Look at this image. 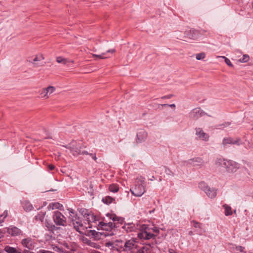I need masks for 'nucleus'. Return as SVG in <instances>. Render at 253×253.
I'll return each mask as SVG.
<instances>
[{"label": "nucleus", "mask_w": 253, "mask_h": 253, "mask_svg": "<svg viewBox=\"0 0 253 253\" xmlns=\"http://www.w3.org/2000/svg\"><path fill=\"white\" fill-rule=\"evenodd\" d=\"M106 246L116 249L119 252L127 253H134L138 247V244L136 238H131L125 241L116 240L114 243L107 242Z\"/></svg>", "instance_id": "f257e3e1"}, {"label": "nucleus", "mask_w": 253, "mask_h": 253, "mask_svg": "<svg viewBox=\"0 0 253 253\" xmlns=\"http://www.w3.org/2000/svg\"><path fill=\"white\" fill-rule=\"evenodd\" d=\"M106 216L108 219L112 220L113 222H108L105 218L103 219L102 221L100 222L99 226L103 230L112 232L113 230H115V228L118 227V223L123 224L124 221V218L117 216L115 214L107 213Z\"/></svg>", "instance_id": "f03ea898"}, {"label": "nucleus", "mask_w": 253, "mask_h": 253, "mask_svg": "<svg viewBox=\"0 0 253 253\" xmlns=\"http://www.w3.org/2000/svg\"><path fill=\"white\" fill-rule=\"evenodd\" d=\"M145 178L140 176L136 180V184L134 187L130 189V191L135 196L140 197L145 192Z\"/></svg>", "instance_id": "7ed1b4c3"}, {"label": "nucleus", "mask_w": 253, "mask_h": 253, "mask_svg": "<svg viewBox=\"0 0 253 253\" xmlns=\"http://www.w3.org/2000/svg\"><path fill=\"white\" fill-rule=\"evenodd\" d=\"M137 237L141 240H150L151 239H155L156 234L151 232L150 227L146 226L143 228L142 230L138 233Z\"/></svg>", "instance_id": "20e7f679"}, {"label": "nucleus", "mask_w": 253, "mask_h": 253, "mask_svg": "<svg viewBox=\"0 0 253 253\" xmlns=\"http://www.w3.org/2000/svg\"><path fill=\"white\" fill-rule=\"evenodd\" d=\"M52 218L56 225L63 226L66 225V218L61 212L58 211H54Z\"/></svg>", "instance_id": "39448f33"}, {"label": "nucleus", "mask_w": 253, "mask_h": 253, "mask_svg": "<svg viewBox=\"0 0 253 253\" xmlns=\"http://www.w3.org/2000/svg\"><path fill=\"white\" fill-rule=\"evenodd\" d=\"M70 225H73L76 230L80 233H82V230L87 228V227H84L81 218L77 215L74 216L71 219Z\"/></svg>", "instance_id": "423d86ee"}, {"label": "nucleus", "mask_w": 253, "mask_h": 253, "mask_svg": "<svg viewBox=\"0 0 253 253\" xmlns=\"http://www.w3.org/2000/svg\"><path fill=\"white\" fill-rule=\"evenodd\" d=\"M223 167L225 168L227 172L234 173L239 168V165L232 160L224 162Z\"/></svg>", "instance_id": "0eeeda50"}, {"label": "nucleus", "mask_w": 253, "mask_h": 253, "mask_svg": "<svg viewBox=\"0 0 253 253\" xmlns=\"http://www.w3.org/2000/svg\"><path fill=\"white\" fill-rule=\"evenodd\" d=\"M62 146L70 149L72 154L76 156L81 153V145L79 143H77L76 141H73L68 145H63Z\"/></svg>", "instance_id": "6e6552de"}, {"label": "nucleus", "mask_w": 253, "mask_h": 253, "mask_svg": "<svg viewBox=\"0 0 253 253\" xmlns=\"http://www.w3.org/2000/svg\"><path fill=\"white\" fill-rule=\"evenodd\" d=\"M207 113L205 112L200 108H195L192 109L189 114L190 119L196 120L200 117L206 115Z\"/></svg>", "instance_id": "1a4fd4ad"}, {"label": "nucleus", "mask_w": 253, "mask_h": 253, "mask_svg": "<svg viewBox=\"0 0 253 253\" xmlns=\"http://www.w3.org/2000/svg\"><path fill=\"white\" fill-rule=\"evenodd\" d=\"M147 136V132L143 129H140L137 133L136 141L137 143H142L146 140Z\"/></svg>", "instance_id": "9d476101"}, {"label": "nucleus", "mask_w": 253, "mask_h": 253, "mask_svg": "<svg viewBox=\"0 0 253 253\" xmlns=\"http://www.w3.org/2000/svg\"><path fill=\"white\" fill-rule=\"evenodd\" d=\"M22 245L27 248L29 250H32L35 248V242L34 240L31 238H27L23 239L21 241Z\"/></svg>", "instance_id": "9b49d317"}, {"label": "nucleus", "mask_w": 253, "mask_h": 253, "mask_svg": "<svg viewBox=\"0 0 253 253\" xmlns=\"http://www.w3.org/2000/svg\"><path fill=\"white\" fill-rule=\"evenodd\" d=\"M122 228L126 233H128L136 231L137 229V226L131 222L125 223Z\"/></svg>", "instance_id": "f8f14e48"}, {"label": "nucleus", "mask_w": 253, "mask_h": 253, "mask_svg": "<svg viewBox=\"0 0 253 253\" xmlns=\"http://www.w3.org/2000/svg\"><path fill=\"white\" fill-rule=\"evenodd\" d=\"M184 34L185 38L194 40L197 38L198 33L197 31L194 29H190L186 30Z\"/></svg>", "instance_id": "ddd939ff"}, {"label": "nucleus", "mask_w": 253, "mask_h": 253, "mask_svg": "<svg viewBox=\"0 0 253 253\" xmlns=\"http://www.w3.org/2000/svg\"><path fill=\"white\" fill-rule=\"evenodd\" d=\"M196 134L198 136L199 138L204 141H208L209 136L208 134L204 132L203 130L200 127L196 128Z\"/></svg>", "instance_id": "4468645a"}, {"label": "nucleus", "mask_w": 253, "mask_h": 253, "mask_svg": "<svg viewBox=\"0 0 253 253\" xmlns=\"http://www.w3.org/2000/svg\"><path fill=\"white\" fill-rule=\"evenodd\" d=\"M7 232L12 236H19L22 233L20 229L15 226H10L7 228Z\"/></svg>", "instance_id": "2eb2a0df"}, {"label": "nucleus", "mask_w": 253, "mask_h": 253, "mask_svg": "<svg viewBox=\"0 0 253 253\" xmlns=\"http://www.w3.org/2000/svg\"><path fill=\"white\" fill-rule=\"evenodd\" d=\"M240 140L239 139L234 140L231 137L224 138L222 141V145H226L227 144H237L239 145L240 143L239 142Z\"/></svg>", "instance_id": "dca6fc26"}, {"label": "nucleus", "mask_w": 253, "mask_h": 253, "mask_svg": "<svg viewBox=\"0 0 253 253\" xmlns=\"http://www.w3.org/2000/svg\"><path fill=\"white\" fill-rule=\"evenodd\" d=\"M207 195L210 198L212 199L214 198L216 195V190L214 188H209L208 190L205 191V192Z\"/></svg>", "instance_id": "f3484780"}, {"label": "nucleus", "mask_w": 253, "mask_h": 253, "mask_svg": "<svg viewBox=\"0 0 253 253\" xmlns=\"http://www.w3.org/2000/svg\"><path fill=\"white\" fill-rule=\"evenodd\" d=\"M45 226L46 227V229L48 231L52 233H53L54 231L58 229V228L56 227L55 225L52 223L48 222L47 221L45 222Z\"/></svg>", "instance_id": "a211bd4d"}, {"label": "nucleus", "mask_w": 253, "mask_h": 253, "mask_svg": "<svg viewBox=\"0 0 253 253\" xmlns=\"http://www.w3.org/2000/svg\"><path fill=\"white\" fill-rule=\"evenodd\" d=\"M189 163L194 166L201 165L204 163L203 160L200 158H195L189 160Z\"/></svg>", "instance_id": "6ab92c4d"}, {"label": "nucleus", "mask_w": 253, "mask_h": 253, "mask_svg": "<svg viewBox=\"0 0 253 253\" xmlns=\"http://www.w3.org/2000/svg\"><path fill=\"white\" fill-rule=\"evenodd\" d=\"M4 250L7 253H21V252L17 251L15 248L6 246L4 247Z\"/></svg>", "instance_id": "aec40b11"}, {"label": "nucleus", "mask_w": 253, "mask_h": 253, "mask_svg": "<svg viewBox=\"0 0 253 253\" xmlns=\"http://www.w3.org/2000/svg\"><path fill=\"white\" fill-rule=\"evenodd\" d=\"M44 59V57L42 55H41L39 57L36 56L34 59H33V61L31 62V63L34 65H35L36 66L38 67L42 66V65L40 63H37V62L38 61H41V60H43Z\"/></svg>", "instance_id": "412c9836"}, {"label": "nucleus", "mask_w": 253, "mask_h": 253, "mask_svg": "<svg viewBox=\"0 0 253 253\" xmlns=\"http://www.w3.org/2000/svg\"><path fill=\"white\" fill-rule=\"evenodd\" d=\"M23 207L24 210L27 211H31L33 209L32 205L30 202L26 201L23 203Z\"/></svg>", "instance_id": "4be33fe9"}, {"label": "nucleus", "mask_w": 253, "mask_h": 253, "mask_svg": "<svg viewBox=\"0 0 253 253\" xmlns=\"http://www.w3.org/2000/svg\"><path fill=\"white\" fill-rule=\"evenodd\" d=\"M45 215V211H40L38 215L35 216V219L37 221H40L42 222L44 218V216Z\"/></svg>", "instance_id": "5701e85b"}, {"label": "nucleus", "mask_w": 253, "mask_h": 253, "mask_svg": "<svg viewBox=\"0 0 253 253\" xmlns=\"http://www.w3.org/2000/svg\"><path fill=\"white\" fill-rule=\"evenodd\" d=\"M119 187L117 184H112L109 185V190L110 192L116 193L119 191Z\"/></svg>", "instance_id": "b1692460"}, {"label": "nucleus", "mask_w": 253, "mask_h": 253, "mask_svg": "<svg viewBox=\"0 0 253 253\" xmlns=\"http://www.w3.org/2000/svg\"><path fill=\"white\" fill-rule=\"evenodd\" d=\"M223 207L225 209L224 213L226 216H229L232 214L231 208L230 206L227 205H224Z\"/></svg>", "instance_id": "393cba45"}, {"label": "nucleus", "mask_w": 253, "mask_h": 253, "mask_svg": "<svg viewBox=\"0 0 253 253\" xmlns=\"http://www.w3.org/2000/svg\"><path fill=\"white\" fill-rule=\"evenodd\" d=\"M115 199L113 198L110 196H106L102 198V202L106 204H110Z\"/></svg>", "instance_id": "a878e982"}, {"label": "nucleus", "mask_w": 253, "mask_h": 253, "mask_svg": "<svg viewBox=\"0 0 253 253\" xmlns=\"http://www.w3.org/2000/svg\"><path fill=\"white\" fill-rule=\"evenodd\" d=\"M56 61L59 63H62L63 64H66L67 63L70 62L67 59L64 58L61 56H59L56 58Z\"/></svg>", "instance_id": "bb28decb"}, {"label": "nucleus", "mask_w": 253, "mask_h": 253, "mask_svg": "<svg viewBox=\"0 0 253 253\" xmlns=\"http://www.w3.org/2000/svg\"><path fill=\"white\" fill-rule=\"evenodd\" d=\"M199 187L203 191H204V192H205V191H206L207 190H208L210 187L207 185V184L203 182V181H202V182H200L199 183Z\"/></svg>", "instance_id": "cd10ccee"}, {"label": "nucleus", "mask_w": 253, "mask_h": 253, "mask_svg": "<svg viewBox=\"0 0 253 253\" xmlns=\"http://www.w3.org/2000/svg\"><path fill=\"white\" fill-rule=\"evenodd\" d=\"M175 37L179 40H183L185 38L184 34H182L181 32L177 31L175 33Z\"/></svg>", "instance_id": "c85d7f7f"}, {"label": "nucleus", "mask_w": 253, "mask_h": 253, "mask_svg": "<svg viewBox=\"0 0 253 253\" xmlns=\"http://www.w3.org/2000/svg\"><path fill=\"white\" fill-rule=\"evenodd\" d=\"M40 95H41L42 97L45 98H49V95L47 93V92L46 90V88H43L41 92Z\"/></svg>", "instance_id": "c756f323"}, {"label": "nucleus", "mask_w": 253, "mask_h": 253, "mask_svg": "<svg viewBox=\"0 0 253 253\" xmlns=\"http://www.w3.org/2000/svg\"><path fill=\"white\" fill-rule=\"evenodd\" d=\"M142 248L146 253H152V252L154 251V250L150 248V246H146V245H145Z\"/></svg>", "instance_id": "7c9ffc66"}, {"label": "nucleus", "mask_w": 253, "mask_h": 253, "mask_svg": "<svg viewBox=\"0 0 253 253\" xmlns=\"http://www.w3.org/2000/svg\"><path fill=\"white\" fill-rule=\"evenodd\" d=\"M249 58H250V57H249V56L248 55L244 54L243 56V57L239 59V61L240 62H242V63L247 62V61H249Z\"/></svg>", "instance_id": "2f4dec72"}, {"label": "nucleus", "mask_w": 253, "mask_h": 253, "mask_svg": "<svg viewBox=\"0 0 253 253\" xmlns=\"http://www.w3.org/2000/svg\"><path fill=\"white\" fill-rule=\"evenodd\" d=\"M46 90L47 92V93L49 95H50L52 93H53L55 90V88L52 86H49L47 88H46Z\"/></svg>", "instance_id": "473e14b6"}, {"label": "nucleus", "mask_w": 253, "mask_h": 253, "mask_svg": "<svg viewBox=\"0 0 253 253\" xmlns=\"http://www.w3.org/2000/svg\"><path fill=\"white\" fill-rule=\"evenodd\" d=\"M205 57V54L204 52H201L196 54V58L197 60H200L203 59Z\"/></svg>", "instance_id": "72a5a7b5"}, {"label": "nucleus", "mask_w": 253, "mask_h": 253, "mask_svg": "<svg viewBox=\"0 0 253 253\" xmlns=\"http://www.w3.org/2000/svg\"><path fill=\"white\" fill-rule=\"evenodd\" d=\"M165 172L169 176H173L174 173L168 168L165 167Z\"/></svg>", "instance_id": "f704fd0d"}, {"label": "nucleus", "mask_w": 253, "mask_h": 253, "mask_svg": "<svg viewBox=\"0 0 253 253\" xmlns=\"http://www.w3.org/2000/svg\"><path fill=\"white\" fill-rule=\"evenodd\" d=\"M245 248L242 246H237L236 247V251L237 253H246L244 251Z\"/></svg>", "instance_id": "c9c22d12"}, {"label": "nucleus", "mask_w": 253, "mask_h": 253, "mask_svg": "<svg viewBox=\"0 0 253 253\" xmlns=\"http://www.w3.org/2000/svg\"><path fill=\"white\" fill-rule=\"evenodd\" d=\"M228 161L227 160H224L222 158L218 159L216 161V164H218L219 165H221L223 167L224 162Z\"/></svg>", "instance_id": "e433bc0d"}, {"label": "nucleus", "mask_w": 253, "mask_h": 253, "mask_svg": "<svg viewBox=\"0 0 253 253\" xmlns=\"http://www.w3.org/2000/svg\"><path fill=\"white\" fill-rule=\"evenodd\" d=\"M100 234V233L96 232L95 230H89L88 234L89 236H92L94 237H96L97 235Z\"/></svg>", "instance_id": "4c0bfd02"}, {"label": "nucleus", "mask_w": 253, "mask_h": 253, "mask_svg": "<svg viewBox=\"0 0 253 253\" xmlns=\"http://www.w3.org/2000/svg\"><path fill=\"white\" fill-rule=\"evenodd\" d=\"M145 245L146 246H150V248L154 251H155L156 249L157 248V247L156 246L155 242H152V243H148V244H145Z\"/></svg>", "instance_id": "58836bf2"}, {"label": "nucleus", "mask_w": 253, "mask_h": 253, "mask_svg": "<svg viewBox=\"0 0 253 253\" xmlns=\"http://www.w3.org/2000/svg\"><path fill=\"white\" fill-rule=\"evenodd\" d=\"M150 229H151V232L153 233H154L155 234H156V237L158 235V234H159V229L156 227H153V228H151L150 227Z\"/></svg>", "instance_id": "ea45409f"}, {"label": "nucleus", "mask_w": 253, "mask_h": 253, "mask_svg": "<svg viewBox=\"0 0 253 253\" xmlns=\"http://www.w3.org/2000/svg\"><path fill=\"white\" fill-rule=\"evenodd\" d=\"M93 188V185L91 183H90L89 184V188H88V192L90 194V195H93L94 190Z\"/></svg>", "instance_id": "a19ab883"}, {"label": "nucleus", "mask_w": 253, "mask_h": 253, "mask_svg": "<svg viewBox=\"0 0 253 253\" xmlns=\"http://www.w3.org/2000/svg\"><path fill=\"white\" fill-rule=\"evenodd\" d=\"M105 54H106L105 53H102V54H101L100 55L93 54V56L98 57L100 59H105V58H107V57H105L104 56Z\"/></svg>", "instance_id": "79ce46f5"}, {"label": "nucleus", "mask_w": 253, "mask_h": 253, "mask_svg": "<svg viewBox=\"0 0 253 253\" xmlns=\"http://www.w3.org/2000/svg\"><path fill=\"white\" fill-rule=\"evenodd\" d=\"M158 106H159V107H158L159 108H160V107H163V106H169L171 108H175V105L174 104H170V105H169L167 104H158Z\"/></svg>", "instance_id": "37998d69"}, {"label": "nucleus", "mask_w": 253, "mask_h": 253, "mask_svg": "<svg viewBox=\"0 0 253 253\" xmlns=\"http://www.w3.org/2000/svg\"><path fill=\"white\" fill-rule=\"evenodd\" d=\"M222 57L225 59V62L227 65L231 67L233 66L232 64L231 63L230 60L229 59H228L225 56H222Z\"/></svg>", "instance_id": "c03bdc74"}, {"label": "nucleus", "mask_w": 253, "mask_h": 253, "mask_svg": "<svg viewBox=\"0 0 253 253\" xmlns=\"http://www.w3.org/2000/svg\"><path fill=\"white\" fill-rule=\"evenodd\" d=\"M85 212H86V211H85ZM84 216H88L87 218L89 221L91 220H95L94 219V216L92 214H89L88 213H86V212L84 213Z\"/></svg>", "instance_id": "a18cd8bd"}, {"label": "nucleus", "mask_w": 253, "mask_h": 253, "mask_svg": "<svg viewBox=\"0 0 253 253\" xmlns=\"http://www.w3.org/2000/svg\"><path fill=\"white\" fill-rule=\"evenodd\" d=\"M173 96V94H169L167 95H165V96H162L161 97V98L163 99H170Z\"/></svg>", "instance_id": "49530a36"}, {"label": "nucleus", "mask_w": 253, "mask_h": 253, "mask_svg": "<svg viewBox=\"0 0 253 253\" xmlns=\"http://www.w3.org/2000/svg\"><path fill=\"white\" fill-rule=\"evenodd\" d=\"M193 223H194L193 225L195 227L201 228V224L200 223L196 222V221H193Z\"/></svg>", "instance_id": "de8ad7c7"}, {"label": "nucleus", "mask_w": 253, "mask_h": 253, "mask_svg": "<svg viewBox=\"0 0 253 253\" xmlns=\"http://www.w3.org/2000/svg\"><path fill=\"white\" fill-rule=\"evenodd\" d=\"M89 155L91 157V158L95 161H96L97 160V158H96V154H92V153H90L89 154Z\"/></svg>", "instance_id": "09e8293b"}, {"label": "nucleus", "mask_w": 253, "mask_h": 253, "mask_svg": "<svg viewBox=\"0 0 253 253\" xmlns=\"http://www.w3.org/2000/svg\"><path fill=\"white\" fill-rule=\"evenodd\" d=\"M48 168L50 170H52L54 169L55 166L53 165L50 164L48 165Z\"/></svg>", "instance_id": "8fccbe9b"}, {"label": "nucleus", "mask_w": 253, "mask_h": 253, "mask_svg": "<svg viewBox=\"0 0 253 253\" xmlns=\"http://www.w3.org/2000/svg\"><path fill=\"white\" fill-rule=\"evenodd\" d=\"M54 250L55 252H59V253L62 252V249H60L59 248H58L57 247H56L54 249Z\"/></svg>", "instance_id": "3c124183"}, {"label": "nucleus", "mask_w": 253, "mask_h": 253, "mask_svg": "<svg viewBox=\"0 0 253 253\" xmlns=\"http://www.w3.org/2000/svg\"><path fill=\"white\" fill-rule=\"evenodd\" d=\"M70 211V212H71L72 214H70V216H72V217L74 216H76L77 215L76 214H75V213L73 212V209H71L70 210H69Z\"/></svg>", "instance_id": "603ef678"}, {"label": "nucleus", "mask_w": 253, "mask_h": 253, "mask_svg": "<svg viewBox=\"0 0 253 253\" xmlns=\"http://www.w3.org/2000/svg\"><path fill=\"white\" fill-rule=\"evenodd\" d=\"M7 215H8L7 211H4L3 214H2L1 215H3V217H4V218H5L7 216Z\"/></svg>", "instance_id": "864d4df0"}, {"label": "nucleus", "mask_w": 253, "mask_h": 253, "mask_svg": "<svg viewBox=\"0 0 253 253\" xmlns=\"http://www.w3.org/2000/svg\"><path fill=\"white\" fill-rule=\"evenodd\" d=\"M115 52V49H111L108 50L107 51V53H113Z\"/></svg>", "instance_id": "5fc2aeb1"}, {"label": "nucleus", "mask_w": 253, "mask_h": 253, "mask_svg": "<svg viewBox=\"0 0 253 253\" xmlns=\"http://www.w3.org/2000/svg\"><path fill=\"white\" fill-rule=\"evenodd\" d=\"M89 154L90 153H88L86 151H82V152L81 151V153L80 154L89 155Z\"/></svg>", "instance_id": "6e6d98bb"}, {"label": "nucleus", "mask_w": 253, "mask_h": 253, "mask_svg": "<svg viewBox=\"0 0 253 253\" xmlns=\"http://www.w3.org/2000/svg\"><path fill=\"white\" fill-rule=\"evenodd\" d=\"M169 253H177L173 249H170L169 250Z\"/></svg>", "instance_id": "4d7b16f0"}, {"label": "nucleus", "mask_w": 253, "mask_h": 253, "mask_svg": "<svg viewBox=\"0 0 253 253\" xmlns=\"http://www.w3.org/2000/svg\"><path fill=\"white\" fill-rule=\"evenodd\" d=\"M59 203H55L53 205V207L52 208V209H53L54 208L56 209L58 208L57 205H59Z\"/></svg>", "instance_id": "13d9d810"}, {"label": "nucleus", "mask_w": 253, "mask_h": 253, "mask_svg": "<svg viewBox=\"0 0 253 253\" xmlns=\"http://www.w3.org/2000/svg\"><path fill=\"white\" fill-rule=\"evenodd\" d=\"M4 218L3 217V215H0V223L3 221Z\"/></svg>", "instance_id": "bf43d9fd"}, {"label": "nucleus", "mask_w": 253, "mask_h": 253, "mask_svg": "<svg viewBox=\"0 0 253 253\" xmlns=\"http://www.w3.org/2000/svg\"><path fill=\"white\" fill-rule=\"evenodd\" d=\"M230 123L229 122L225 123V124H223L222 126H224V127L228 126L230 125Z\"/></svg>", "instance_id": "052dcab7"}, {"label": "nucleus", "mask_w": 253, "mask_h": 253, "mask_svg": "<svg viewBox=\"0 0 253 253\" xmlns=\"http://www.w3.org/2000/svg\"><path fill=\"white\" fill-rule=\"evenodd\" d=\"M113 234H114L113 232H112L111 233H110V234L108 233V234H107V235L105 234V236H109V235H113Z\"/></svg>", "instance_id": "680f3d73"}, {"label": "nucleus", "mask_w": 253, "mask_h": 253, "mask_svg": "<svg viewBox=\"0 0 253 253\" xmlns=\"http://www.w3.org/2000/svg\"><path fill=\"white\" fill-rule=\"evenodd\" d=\"M155 179V176H152V178H150L149 180H151V181H152L154 179Z\"/></svg>", "instance_id": "e2e57ef3"}, {"label": "nucleus", "mask_w": 253, "mask_h": 253, "mask_svg": "<svg viewBox=\"0 0 253 253\" xmlns=\"http://www.w3.org/2000/svg\"><path fill=\"white\" fill-rule=\"evenodd\" d=\"M154 211H155V209H153V210H151V211H149V213L151 214V213H152L154 212Z\"/></svg>", "instance_id": "0e129e2a"}, {"label": "nucleus", "mask_w": 253, "mask_h": 253, "mask_svg": "<svg viewBox=\"0 0 253 253\" xmlns=\"http://www.w3.org/2000/svg\"><path fill=\"white\" fill-rule=\"evenodd\" d=\"M84 210H83V212H82V214H84Z\"/></svg>", "instance_id": "69168bd1"}, {"label": "nucleus", "mask_w": 253, "mask_h": 253, "mask_svg": "<svg viewBox=\"0 0 253 253\" xmlns=\"http://www.w3.org/2000/svg\"><path fill=\"white\" fill-rule=\"evenodd\" d=\"M0 253H1L0 252Z\"/></svg>", "instance_id": "338daca9"}]
</instances>
